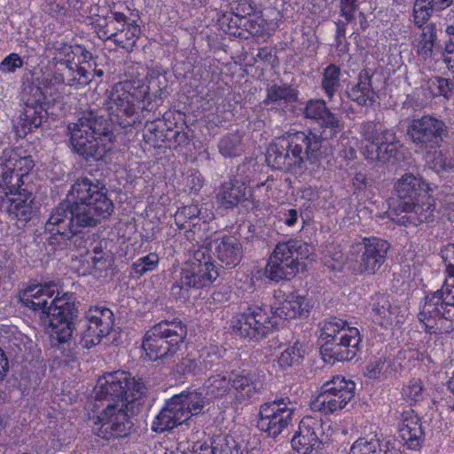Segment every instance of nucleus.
<instances>
[{
  "label": "nucleus",
  "mask_w": 454,
  "mask_h": 454,
  "mask_svg": "<svg viewBox=\"0 0 454 454\" xmlns=\"http://www.w3.org/2000/svg\"><path fill=\"white\" fill-rule=\"evenodd\" d=\"M168 94L166 74L157 69L148 72L145 82L126 80L116 83L107 96L108 116L102 110L90 109L81 114L77 122L68 125L73 150L86 160H101L114 138V124L125 129L141 123L136 102H142L143 113L149 114L159 110Z\"/></svg>",
  "instance_id": "nucleus-1"
},
{
  "label": "nucleus",
  "mask_w": 454,
  "mask_h": 454,
  "mask_svg": "<svg viewBox=\"0 0 454 454\" xmlns=\"http://www.w3.org/2000/svg\"><path fill=\"white\" fill-rule=\"evenodd\" d=\"M104 180L80 176L71 185L67 199L55 207L45 223L53 249L69 246L82 229L95 227L114 212Z\"/></svg>",
  "instance_id": "nucleus-2"
},
{
  "label": "nucleus",
  "mask_w": 454,
  "mask_h": 454,
  "mask_svg": "<svg viewBox=\"0 0 454 454\" xmlns=\"http://www.w3.org/2000/svg\"><path fill=\"white\" fill-rule=\"evenodd\" d=\"M20 301L38 316L52 340L59 346L67 345V356L71 360L74 357L71 343L76 330L74 321L79 314L76 294L59 291L58 285L50 281L29 285L20 294Z\"/></svg>",
  "instance_id": "nucleus-3"
},
{
  "label": "nucleus",
  "mask_w": 454,
  "mask_h": 454,
  "mask_svg": "<svg viewBox=\"0 0 454 454\" xmlns=\"http://www.w3.org/2000/svg\"><path fill=\"white\" fill-rule=\"evenodd\" d=\"M34 166L32 156L20 157L13 151L0 156V210L23 225L31 219L34 200L23 178Z\"/></svg>",
  "instance_id": "nucleus-4"
},
{
  "label": "nucleus",
  "mask_w": 454,
  "mask_h": 454,
  "mask_svg": "<svg viewBox=\"0 0 454 454\" xmlns=\"http://www.w3.org/2000/svg\"><path fill=\"white\" fill-rule=\"evenodd\" d=\"M441 256L447 278L440 289L426 294L417 316L427 333L439 334L454 331V243L442 247Z\"/></svg>",
  "instance_id": "nucleus-5"
},
{
  "label": "nucleus",
  "mask_w": 454,
  "mask_h": 454,
  "mask_svg": "<svg viewBox=\"0 0 454 454\" xmlns=\"http://www.w3.org/2000/svg\"><path fill=\"white\" fill-rule=\"evenodd\" d=\"M325 148L321 136L310 129L288 133L270 144L266 161L271 168L286 172L294 168H307V162L318 167Z\"/></svg>",
  "instance_id": "nucleus-6"
},
{
  "label": "nucleus",
  "mask_w": 454,
  "mask_h": 454,
  "mask_svg": "<svg viewBox=\"0 0 454 454\" xmlns=\"http://www.w3.org/2000/svg\"><path fill=\"white\" fill-rule=\"evenodd\" d=\"M320 353L325 362L350 361L360 350V333L347 321L330 317L320 324Z\"/></svg>",
  "instance_id": "nucleus-7"
},
{
  "label": "nucleus",
  "mask_w": 454,
  "mask_h": 454,
  "mask_svg": "<svg viewBox=\"0 0 454 454\" xmlns=\"http://www.w3.org/2000/svg\"><path fill=\"white\" fill-rule=\"evenodd\" d=\"M219 270L207 248L196 250L193 257L183 266L179 278L171 286V295L182 302L186 301L194 292L210 286L220 276Z\"/></svg>",
  "instance_id": "nucleus-8"
},
{
  "label": "nucleus",
  "mask_w": 454,
  "mask_h": 454,
  "mask_svg": "<svg viewBox=\"0 0 454 454\" xmlns=\"http://www.w3.org/2000/svg\"><path fill=\"white\" fill-rule=\"evenodd\" d=\"M145 392L146 387L140 378L132 377L124 371H117L98 379L95 398L102 406L106 403V407L127 408L129 403L139 400Z\"/></svg>",
  "instance_id": "nucleus-9"
},
{
  "label": "nucleus",
  "mask_w": 454,
  "mask_h": 454,
  "mask_svg": "<svg viewBox=\"0 0 454 454\" xmlns=\"http://www.w3.org/2000/svg\"><path fill=\"white\" fill-rule=\"evenodd\" d=\"M312 251L311 246L299 239L278 243L265 266V277L274 282L293 278L305 270V260Z\"/></svg>",
  "instance_id": "nucleus-10"
},
{
  "label": "nucleus",
  "mask_w": 454,
  "mask_h": 454,
  "mask_svg": "<svg viewBox=\"0 0 454 454\" xmlns=\"http://www.w3.org/2000/svg\"><path fill=\"white\" fill-rule=\"evenodd\" d=\"M187 333V325L180 319L162 320L146 331L142 348L151 361L170 359L181 349Z\"/></svg>",
  "instance_id": "nucleus-11"
},
{
  "label": "nucleus",
  "mask_w": 454,
  "mask_h": 454,
  "mask_svg": "<svg viewBox=\"0 0 454 454\" xmlns=\"http://www.w3.org/2000/svg\"><path fill=\"white\" fill-rule=\"evenodd\" d=\"M204 397L197 392H183L166 401L154 418L152 430L156 433L170 431L201 412Z\"/></svg>",
  "instance_id": "nucleus-12"
},
{
  "label": "nucleus",
  "mask_w": 454,
  "mask_h": 454,
  "mask_svg": "<svg viewBox=\"0 0 454 454\" xmlns=\"http://www.w3.org/2000/svg\"><path fill=\"white\" fill-rule=\"evenodd\" d=\"M278 324V317L271 307L253 305L232 322V330L240 337L258 341L266 338Z\"/></svg>",
  "instance_id": "nucleus-13"
},
{
  "label": "nucleus",
  "mask_w": 454,
  "mask_h": 454,
  "mask_svg": "<svg viewBox=\"0 0 454 454\" xmlns=\"http://www.w3.org/2000/svg\"><path fill=\"white\" fill-rule=\"evenodd\" d=\"M448 132L445 122L431 114L413 117L406 129L409 140L419 152H430L440 147Z\"/></svg>",
  "instance_id": "nucleus-14"
},
{
  "label": "nucleus",
  "mask_w": 454,
  "mask_h": 454,
  "mask_svg": "<svg viewBox=\"0 0 454 454\" xmlns=\"http://www.w3.org/2000/svg\"><path fill=\"white\" fill-rule=\"evenodd\" d=\"M295 404L287 396L276 397L260 405L257 427L276 438L291 424Z\"/></svg>",
  "instance_id": "nucleus-15"
},
{
  "label": "nucleus",
  "mask_w": 454,
  "mask_h": 454,
  "mask_svg": "<svg viewBox=\"0 0 454 454\" xmlns=\"http://www.w3.org/2000/svg\"><path fill=\"white\" fill-rule=\"evenodd\" d=\"M355 395L356 383L344 376L336 375L321 386L312 405L326 415L344 409Z\"/></svg>",
  "instance_id": "nucleus-16"
},
{
  "label": "nucleus",
  "mask_w": 454,
  "mask_h": 454,
  "mask_svg": "<svg viewBox=\"0 0 454 454\" xmlns=\"http://www.w3.org/2000/svg\"><path fill=\"white\" fill-rule=\"evenodd\" d=\"M114 312L106 306H90L84 314V325L80 333L79 344L90 349L99 344L113 331Z\"/></svg>",
  "instance_id": "nucleus-17"
},
{
  "label": "nucleus",
  "mask_w": 454,
  "mask_h": 454,
  "mask_svg": "<svg viewBox=\"0 0 454 454\" xmlns=\"http://www.w3.org/2000/svg\"><path fill=\"white\" fill-rule=\"evenodd\" d=\"M390 244L377 237H365L350 247V255L358 262L360 273L375 274L385 263Z\"/></svg>",
  "instance_id": "nucleus-18"
},
{
  "label": "nucleus",
  "mask_w": 454,
  "mask_h": 454,
  "mask_svg": "<svg viewBox=\"0 0 454 454\" xmlns=\"http://www.w3.org/2000/svg\"><path fill=\"white\" fill-rule=\"evenodd\" d=\"M125 409L114 406L103 408L94 422L93 433L106 441L125 438L129 435L133 423Z\"/></svg>",
  "instance_id": "nucleus-19"
},
{
  "label": "nucleus",
  "mask_w": 454,
  "mask_h": 454,
  "mask_svg": "<svg viewBox=\"0 0 454 454\" xmlns=\"http://www.w3.org/2000/svg\"><path fill=\"white\" fill-rule=\"evenodd\" d=\"M323 420L310 416L304 417L299 424V430L292 439L294 450L301 454H318L324 442Z\"/></svg>",
  "instance_id": "nucleus-20"
},
{
  "label": "nucleus",
  "mask_w": 454,
  "mask_h": 454,
  "mask_svg": "<svg viewBox=\"0 0 454 454\" xmlns=\"http://www.w3.org/2000/svg\"><path fill=\"white\" fill-rule=\"evenodd\" d=\"M372 320L384 329H392L404 323L405 314L401 307L393 302L385 294H377L372 297Z\"/></svg>",
  "instance_id": "nucleus-21"
},
{
  "label": "nucleus",
  "mask_w": 454,
  "mask_h": 454,
  "mask_svg": "<svg viewBox=\"0 0 454 454\" xmlns=\"http://www.w3.org/2000/svg\"><path fill=\"white\" fill-rule=\"evenodd\" d=\"M395 192L397 197L396 206L393 210L398 215V210L409 207L414 201L427 198L428 184L420 177L412 174H404L395 184Z\"/></svg>",
  "instance_id": "nucleus-22"
},
{
  "label": "nucleus",
  "mask_w": 454,
  "mask_h": 454,
  "mask_svg": "<svg viewBox=\"0 0 454 454\" xmlns=\"http://www.w3.org/2000/svg\"><path fill=\"white\" fill-rule=\"evenodd\" d=\"M141 121L145 120V129L143 131V137L146 144L153 147L168 146V131L170 125H168L165 118H161L163 114L160 110H154L151 113L139 112Z\"/></svg>",
  "instance_id": "nucleus-23"
},
{
  "label": "nucleus",
  "mask_w": 454,
  "mask_h": 454,
  "mask_svg": "<svg viewBox=\"0 0 454 454\" xmlns=\"http://www.w3.org/2000/svg\"><path fill=\"white\" fill-rule=\"evenodd\" d=\"M261 378L262 376L256 371L232 372L231 373V387L234 390L236 400L243 403L260 393L263 387Z\"/></svg>",
  "instance_id": "nucleus-24"
},
{
  "label": "nucleus",
  "mask_w": 454,
  "mask_h": 454,
  "mask_svg": "<svg viewBox=\"0 0 454 454\" xmlns=\"http://www.w3.org/2000/svg\"><path fill=\"white\" fill-rule=\"evenodd\" d=\"M373 73L370 69H362L357 82L346 87L345 95L359 106H372L376 102L377 94L372 86Z\"/></svg>",
  "instance_id": "nucleus-25"
},
{
  "label": "nucleus",
  "mask_w": 454,
  "mask_h": 454,
  "mask_svg": "<svg viewBox=\"0 0 454 454\" xmlns=\"http://www.w3.org/2000/svg\"><path fill=\"white\" fill-rule=\"evenodd\" d=\"M214 254L228 268H235L243 257V246L240 240L231 235L223 234L214 240Z\"/></svg>",
  "instance_id": "nucleus-26"
},
{
  "label": "nucleus",
  "mask_w": 454,
  "mask_h": 454,
  "mask_svg": "<svg viewBox=\"0 0 454 454\" xmlns=\"http://www.w3.org/2000/svg\"><path fill=\"white\" fill-rule=\"evenodd\" d=\"M312 308V301L308 295L293 292L286 296L279 307L275 309V313L279 321L288 318H307Z\"/></svg>",
  "instance_id": "nucleus-27"
},
{
  "label": "nucleus",
  "mask_w": 454,
  "mask_h": 454,
  "mask_svg": "<svg viewBox=\"0 0 454 454\" xmlns=\"http://www.w3.org/2000/svg\"><path fill=\"white\" fill-rule=\"evenodd\" d=\"M434 200L430 194H427V198H423L419 201H414L409 207L398 210V213H405L401 217L400 222L403 224L409 223L413 225L433 223L434 220Z\"/></svg>",
  "instance_id": "nucleus-28"
},
{
  "label": "nucleus",
  "mask_w": 454,
  "mask_h": 454,
  "mask_svg": "<svg viewBox=\"0 0 454 454\" xmlns=\"http://www.w3.org/2000/svg\"><path fill=\"white\" fill-rule=\"evenodd\" d=\"M401 147L402 145L397 139L395 132L391 130L390 132H386L379 143L375 144L372 148H368L367 158L382 163H395L399 160Z\"/></svg>",
  "instance_id": "nucleus-29"
},
{
  "label": "nucleus",
  "mask_w": 454,
  "mask_h": 454,
  "mask_svg": "<svg viewBox=\"0 0 454 454\" xmlns=\"http://www.w3.org/2000/svg\"><path fill=\"white\" fill-rule=\"evenodd\" d=\"M49 50L52 51V59L56 61V65L64 63H72L73 60L82 58L83 61L92 59V53L86 50L85 47L79 44H69L62 38H56L49 42Z\"/></svg>",
  "instance_id": "nucleus-30"
},
{
  "label": "nucleus",
  "mask_w": 454,
  "mask_h": 454,
  "mask_svg": "<svg viewBox=\"0 0 454 454\" xmlns=\"http://www.w3.org/2000/svg\"><path fill=\"white\" fill-rule=\"evenodd\" d=\"M400 437L411 450L419 449L423 442V431L419 417L413 411L402 414V423L399 427Z\"/></svg>",
  "instance_id": "nucleus-31"
},
{
  "label": "nucleus",
  "mask_w": 454,
  "mask_h": 454,
  "mask_svg": "<svg viewBox=\"0 0 454 454\" xmlns=\"http://www.w3.org/2000/svg\"><path fill=\"white\" fill-rule=\"evenodd\" d=\"M216 200L218 204L226 209L237 207L247 200L245 182L235 178L224 182L220 187Z\"/></svg>",
  "instance_id": "nucleus-32"
},
{
  "label": "nucleus",
  "mask_w": 454,
  "mask_h": 454,
  "mask_svg": "<svg viewBox=\"0 0 454 454\" xmlns=\"http://www.w3.org/2000/svg\"><path fill=\"white\" fill-rule=\"evenodd\" d=\"M43 119H46V111L43 105L38 100L27 102L20 115V129L18 132L26 136L40 127Z\"/></svg>",
  "instance_id": "nucleus-33"
},
{
  "label": "nucleus",
  "mask_w": 454,
  "mask_h": 454,
  "mask_svg": "<svg viewBox=\"0 0 454 454\" xmlns=\"http://www.w3.org/2000/svg\"><path fill=\"white\" fill-rule=\"evenodd\" d=\"M320 121V127L322 129L321 134L316 133L317 136H321L324 144L326 145L325 153L323 158H326L333 152V145L329 142L339 134L343 129V122L340 118L331 112L328 108L325 114L318 120Z\"/></svg>",
  "instance_id": "nucleus-34"
},
{
  "label": "nucleus",
  "mask_w": 454,
  "mask_h": 454,
  "mask_svg": "<svg viewBox=\"0 0 454 454\" xmlns=\"http://www.w3.org/2000/svg\"><path fill=\"white\" fill-rule=\"evenodd\" d=\"M298 99V91L292 88L291 85H277L273 84L267 88L266 98L263 104L266 106L273 105L281 106L282 104L295 102Z\"/></svg>",
  "instance_id": "nucleus-35"
},
{
  "label": "nucleus",
  "mask_w": 454,
  "mask_h": 454,
  "mask_svg": "<svg viewBox=\"0 0 454 454\" xmlns=\"http://www.w3.org/2000/svg\"><path fill=\"white\" fill-rule=\"evenodd\" d=\"M140 34L141 28L134 20L131 21V23L127 24L124 27L123 33L114 31V33L107 34V31L104 32V35L110 37V40L117 46L125 49L129 52L133 51Z\"/></svg>",
  "instance_id": "nucleus-36"
},
{
  "label": "nucleus",
  "mask_w": 454,
  "mask_h": 454,
  "mask_svg": "<svg viewBox=\"0 0 454 454\" xmlns=\"http://www.w3.org/2000/svg\"><path fill=\"white\" fill-rule=\"evenodd\" d=\"M418 39L417 53L427 59L432 56L433 49L437 40V27L434 22L425 24Z\"/></svg>",
  "instance_id": "nucleus-37"
},
{
  "label": "nucleus",
  "mask_w": 454,
  "mask_h": 454,
  "mask_svg": "<svg viewBox=\"0 0 454 454\" xmlns=\"http://www.w3.org/2000/svg\"><path fill=\"white\" fill-rule=\"evenodd\" d=\"M184 230L186 239L198 246L204 244L215 232L209 222L201 221L200 218L196 223H189Z\"/></svg>",
  "instance_id": "nucleus-38"
},
{
  "label": "nucleus",
  "mask_w": 454,
  "mask_h": 454,
  "mask_svg": "<svg viewBox=\"0 0 454 454\" xmlns=\"http://www.w3.org/2000/svg\"><path fill=\"white\" fill-rule=\"evenodd\" d=\"M340 68L335 64L328 65L323 72L321 85L326 97L332 100L340 87Z\"/></svg>",
  "instance_id": "nucleus-39"
},
{
  "label": "nucleus",
  "mask_w": 454,
  "mask_h": 454,
  "mask_svg": "<svg viewBox=\"0 0 454 454\" xmlns=\"http://www.w3.org/2000/svg\"><path fill=\"white\" fill-rule=\"evenodd\" d=\"M348 454H395L393 451L384 450L381 443L376 437L359 438L351 446Z\"/></svg>",
  "instance_id": "nucleus-40"
},
{
  "label": "nucleus",
  "mask_w": 454,
  "mask_h": 454,
  "mask_svg": "<svg viewBox=\"0 0 454 454\" xmlns=\"http://www.w3.org/2000/svg\"><path fill=\"white\" fill-rule=\"evenodd\" d=\"M434 13L437 14V12L430 0L414 1L411 16L412 22L416 27H422L425 24L429 23L428 20Z\"/></svg>",
  "instance_id": "nucleus-41"
},
{
  "label": "nucleus",
  "mask_w": 454,
  "mask_h": 454,
  "mask_svg": "<svg viewBox=\"0 0 454 454\" xmlns=\"http://www.w3.org/2000/svg\"><path fill=\"white\" fill-rule=\"evenodd\" d=\"M211 454H243L236 441L230 436L217 435L212 439L211 447H205Z\"/></svg>",
  "instance_id": "nucleus-42"
},
{
  "label": "nucleus",
  "mask_w": 454,
  "mask_h": 454,
  "mask_svg": "<svg viewBox=\"0 0 454 454\" xmlns=\"http://www.w3.org/2000/svg\"><path fill=\"white\" fill-rule=\"evenodd\" d=\"M391 130L392 129H384L379 122L372 121H363L360 124L359 133L364 140L370 143V145L366 147V151H368V148L370 149L375 144L379 143L386 132H390Z\"/></svg>",
  "instance_id": "nucleus-43"
},
{
  "label": "nucleus",
  "mask_w": 454,
  "mask_h": 454,
  "mask_svg": "<svg viewBox=\"0 0 454 454\" xmlns=\"http://www.w3.org/2000/svg\"><path fill=\"white\" fill-rule=\"evenodd\" d=\"M218 150L225 158H234L241 155L243 153L241 137L237 133L223 136L218 143Z\"/></svg>",
  "instance_id": "nucleus-44"
},
{
  "label": "nucleus",
  "mask_w": 454,
  "mask_h": 454,
  "mask_svg": "<svg viewBox=\"0 0 454 454\" xmlns=\"http://www.w3.org/2000/svg\"><path fill=\"white\" fill-rule=\"evenodd\" d=\"M305 349L300 341H295L293 346L285 349L278 357V364L286 369L301 364L304 357Z\"/></svg>",
  "instance_id": "nucleus-45"
},
{
  "label": "nucleus",
  "mask_w": 454,
  "mask_h": 454,
  "mask_svg": "<svg viewBox=\"0 0 454 454\" xmlns=\"http://www.w3.org/2000/svg\"><path fill=\"white\" fill-rule=\"evenodd\" d=\"M205 387L207 394L215 397L223 396L231 388V374L228 377L220 373L211 375L206 381Z\"/></svg>",
  "instance_id": "nucleus-46"
},
{
  "label": "nucleus",
  "mask_w": 454,
  "mask_h": 454,
  "mask_svg": "<svg viewBox=\"0 0 454 454\" xmlns=\"http://www.w3.org/2000/svg\"><path fill=\"white\" fill-rule=\"evenodd\" d=\"M89 62L90 61H83L82 58L74 60L71 87H74V89H80L85 87L92 82L93 74L85 67V64H88L90 67Z\"/></svg>",
  "instance_id": "nucleus-47"
},
{
  "label": "nucleus",
  "mask_w": 454,
  "mask_h": 454,
  "mask_svg": "<svg viewBox=\"0 0 454 454\" xmlns=\"http://www.w3.org/2000/svg\"><path fill=\"white\" fill-rule=\"evenodd\" d=\"M74 60L72 63L61 62L55 66L51 77L49 80L51 85H65L71 87L74 74Z\"/></svg>",
  "instance_id": "nucleus-48"
},
{
  "label": "nucleus",
  "mask_w": 454,
  "mask_h": 454,
  "mask_svg": "<svg viewBox=\"0 0 454 454\" xmlns=\"http://www.w3.org/2000/svg\"><path fill=\"white\" fill-rule=\"evenodd\" d=\"M177 371L184 375H200V352H191L183 357L177 364Z\"/></svg>",
  "instance_id": "nucleus-49"
},
{
  "label": "nucleus",
  "mask_w": 454,
  "mask_h": 454,
  "mask_svg": "<svg viewBox=\"0 0 454 454\" xmlns=\"http://www.w3.org/2000/svg\"><path fill=\"white\" fill-rule=\"evenodd\" d=\"M168 141L167 147H176V146H184L187 145L190 141L192 136L189 134L187 126L178 127L175 124V127L170 126V129L168 131Z\"/></svg>",
  "instance_id": "nucleus-50"
},
{
  "label": "nucleus",
  "mask_w": 454,
  "mask_h": 454,
  "mask_svg": "<svg viewBox=\"0 0 454 454\" xmlns=\"http://www.w3.org/2000/svg\"><path fill=\"white\" fill-rule=\"evenodd\" d=\"M200 215V209L198 205L184 206L177 209L175 215V223L179 229H187L188 225L185 224L187 221L199 218Z\"/></svg>",
  "instance_id": "nucleus-51"
},
{
  "label": "nucleus",
  "mask_w": 454,
  "mask_h": 454,
  "mask_svg": "<svg viewBox=\"0 0 454 454\" xmlns=\"http://www.w3.org/2000/svg\"><path fill=\"white\" fill-rule=\"evenodd\" d=\"M159 256L155 253H150L149 254L137 259L132 264V270L137 277H141L148 271H153L158 267Z\"/></svg>",
  "instance_id": "nucleus-52"
},
{
  "label": "nucleus",
  "mask_w": 454,
  "mask_h": 454,
  "mask_svg": "<svg viewBox=\"0 0 454 454\" xmlns=\"http://www.w3.org/2000/svg\"><path fill=\"white\" fill-rule=\"evenodd\" d=\"M200 374L208 371L218 372L223 367L219 356L215 353L202 351L200 353Z\"/></svg>",
  "instance_id": "nucleus-53"
},
{
  "label": "nucleus",
  "mask_w": 454,
  "mask_h": 454,
  "mask_svg": "<svg viewBox=\"0 0 454 454\" xmlns=\"http://www.w3.org/2000/svg\"><path fill=\"white\" fill-rule=\"evenodd\" d=\"M423 391L422 381L419 379H412L403 386L402 395L406 400L417 403L423 399Z\"/></svg>",
  "instance_id": "nucleus-54"
},
{
  "label": "nucleus",
  "mask_w": 454,
  "mask_h": 454,
  "mask_svg": "<svg viewBox=\"0 0 454 454\" xmlns=\"http://www.w3.org/2000/svg\"><path fill=\"white\" fill-rule=\"evenodd\" d=\"M328 107L323 99H309L304 107L303 114L308 119L319 120L326 113Z\"/></svg>",
  "instance_id": "nucleus-55"
},
{
  "label": "nucleus",
  "mask_w": 454,
  "mask_h": 454,
  "mask_svg": "<svg viewBox=\"0 0 454 454\" xmlns=\"http://www.w3.org/2000/svg\"><path fill=\"white\" fill-rule=\"evenodd\" d=\"M435 86L436 91L434 92V97L442 96L446 99H450L454 94V80L443 77H435L432 82Z\"/></svg>",
  "instance_id": "nucleus-56"
},
{
  "label": "nucleus",
  "mask_w": 454,
  "mask_h": 454,
  "mask_svg": "<svg viewBox=\"0 0 454 454\" xmlns=\"http://www.w3.org/2000/svg\"><path fill=\"white\" fill-rule=\"evenodd\" d=\"M219 23L223 31L229 32L231 34H235V32L231 31L232 28H238L247 26L245 22H242V19L239 18V16L235 13L234 11L224 13L219 19Z\"/></svg>",
  "instance_id": "nucleus-57"
},
{
  "label": "nucleus",
  "mask_w": 454,
  "mask_h": 454,
  "mask_svg": "<svg viewBox=\"0 0 454 454\" xmlns=\"http://www.w3.org/2000/svg\"><path fill=\"white\" fill-rule=\"evenodd\" d=\"M22 67L23 59L17 53H11L0 63V71L2 73H14Z\"/></svg>",
  "instance_id": "nucleus-58"
},
{
  "label": "nucleus",
  "mask_w": 454,
  "mask_h": 454,
  "mask_svg": "<svg viewBox=\"0 0 454 454\" xmlns=\"http://www.w3.org/2000/svg\"><path fill=\"white\" fill-rule=\"evenodd\" d=\"M358 8L357 0H340V16L347 22H350L355 19V12Z\"/></svg>",
  "instance_id": "nucleus-59"
},
{
  "label": "nucleus",
  "mask_w": 454,
  "mask_h": 454,
  "mask_svg": "<svg viewBox=\"0 0 454 454\" xmlns=\"http://www.w3.org/2000/svg\"><path fill=\"white\" fill-rule=\"evenodd\" d=\"M233 11L239 18L242 19V22L246 23L247 18L254 14V7L247 0H241Z\"/></svg>",
  "instance_id": "nucleus-60"
},
{
  "label": "nucleus",
  "mask_w": 454,
  "mask_h": 454,
  "mask_svg": "<svg viewBox=\"0 0 454 454\" xmlns=\"http://www.w3.org/2000/svg\"><path fill=\"white\" fill-rule=\"evenodd\" d=\"M256 58L262 61L269 63L272 67L278 65V59L276 52H273L272 49L268 47L260 48Z\"/></svg>",
  "instance_id": "nucleus-61"
},
{
  "label": "nucleus",
  "mask_w": 454,
  "mask_h": 454,
  "mask_svg": "<svg viewBox=\"0 0 454 454\" xmlns=\"http://www.w3.org/2000/svg\"><path fill=\"white\" fill-rule=\"evenodd\" d=\"M371 180L367 177L364 173L359 172L353 177V185L357 190H364L368 186H371Z\"/></svg>",
  "instance_id": "nucleus-62"
},
{
  "label": "nucleus",
  "mask_w": 454,
  "mask_h": 454,
  "mask_svg": "<svg viewBox=\"0 0 454 454\" xmlns=\"http://www.w3.org/2000/svg\"><path fill=\"white\" fill-rule=\"evenodd\" d=\"M384 367V362L381 359H378L373 363H370L366 366V370L369 377L376 378L382 371Z\"/></svg>",
  "instance_id": "nucleus-63"
},
{
  "label": "nucleus",
  "mask_w": 454,
  "mask_h": 454,
  "mask_svg": "<svg viewBox=\"0 0 454 454\" xmlns=\"http://www.w3.org/2000/svg\"><path fill=\"white\" fill-rule=\"evenodd\" d=\"M443 20L446 24V34L449 35H454V6L449 9Z\"/></svg>",
  "instance_id": "nucleus-64"
}]
</instances>
